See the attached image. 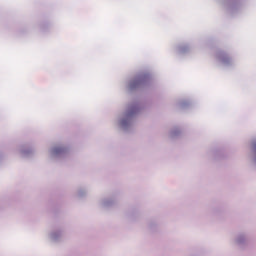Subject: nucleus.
<instances>
[{
    "label": "nucleus",
    "instance_id": "1",
    "mask_svg": "<svg viewBox=\"0 0 256 256\" xmlns=\"http://www.w3.org/2000/svg\"><path fill=\"white\" fill-rule=\"evenodd\" d=\"M219 59L222 61V63H227V61H229V57L223 55H220Z\"/></svg>",
    "mask_w": 256,
    "mask_h": 256
}]
</instances>
